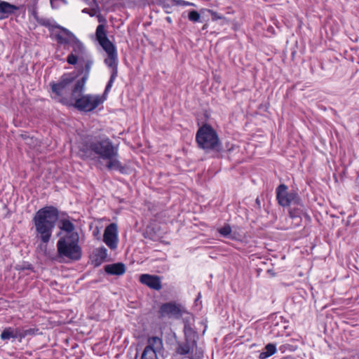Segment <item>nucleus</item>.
<instances>
[{
	"mask_svg": "<svg viewBox=\"0 0 359 359\" xmlns=\"http://www.w3.org/2000/svg\"><path fill=\"white\" fill-rule=\"evenodd\" d=\"M91 151L98 155L97 165L100 170L106 169L109 172L118 171L121 174H127L126 166L118 158V148L114 146L108 137L91 142Z\"/></svg>",
	"mask_w": 359,
	"mask_h": 359,
	"instance_id": "f257e3e1",
	"label": "nucleus"
},
{
	"mask_svg": "<svg viewBox=\"0 0 359 359\" xmlns=\"http://www.w3.org/2000/svg\"><path fill=\"white\" fill-rule=\"evenodd\" d=\"M58 219V210L53 206H47L39 210L33 217L36 237L42 242L38 248L43 252H46V243H48L55 229Z\"/></svg>",
	"mask_w": 359,
	"mask_h": 359,
	"instance_id": "f03ea898",
	"label": "nucleus"
},
{
	"mask_svg": "<svg viewBox=\"0 0 359 359\" xmlns=\"http://www.w3.org/2000/svg\"><path fill=\"white\" fill-rule=\"evenodd\" d=\"M96 16L99 25L97 27L94 41L107 53V57L104 61L118 62V53L116 46L109 40L107 36V21L101 14L100 7L96 0H91V17Z\"/></svg>",
	"mask_w": 359,
	"mask_h": 359,
	"instance_id": "7ed1b4c3",
	"label": "nucleus"
},
{
	"mask_svg": "<svg viewBox=\"0 0 359 359\" xmlns=\"http://www.w3.org/2000/svg\"><path fill=\"white\" fill-rule=\"evenodd\" d=\"M196 142L205 154L219 153L223 150L222 143L217 131L208 123H203L196 134Z\"/></svg>",
	"mask_w": 359,
	"mask_h": 359,
	"instance_id": "20e7f679",
	"label": "nucleus"
},
{
	"mask_svg": "<svg viewBox=\"0 0 359 359\" xmlns=\"http://www.w3.org/2000/svg\"><path fill=\"white\" fill-rule=\"evenodd\" d=\"M78 233L62 236L57 243L58 256L71 260H79L81 257V249L78 245Z\"/></svg>",
	"mask_w": 359,
	"mask_h": 359,
	"instance_id": "39448f33",
	"label": "nucleus"
},
{
	"mask_svg": "<svg viewBox=\"0 0 359 359\" xmlns=\"http://www.w3.org/2000/svg\"><path fill=\"white\" fill-rule=\"evenodd\" d=\"M104 62L110 69L111 76L103 94L102 95H91V113L100 105H102L107 100L108 93L110 91L115 79L118 76V62L104 61Z\"/></svg>",
	"mask_w": 359,
	"mask_h": 359,
	"instance_id": "423d86ee",
	"label": "nucleus"
},
{
	"mask_svg": "<svg viewBox=\"0 0 359 359\" xmlns=\"http://www.w3.org/2000/svg\"><path fill=\"white\" fill-rule=\"evenodd\" d=\"M184 313H187V311L184 306L175 301H170L160 305L158 318L179 320Z\"/></svg>",
	"mask_w": 359,
	"mask_h": 359,
	"instance_id": "0eeeda50",
	"label": "nucleus"
},
{
	"mask_svg": "<svg viewBox=\"0 0 359 359\" xmlns=\"http://www.w3.org/2000/svg\"><path fill=\"white\" fill-rule=\"evenodd\" d=\"M276 200L279 205L289 207L292 204H300L301 197L295 190L288 191L285 184H280L276 189Z\"/></svg>",
	"mask_w": 359,
	"mask_h": 359,
	"instance_id": "6e6552de",
	"label": "nucleus"
},
{
	"mask_svg": "<svg viewBox=\"0 0 359 359\" xmlns=\"http://www.w3.org/2000/svg\"><path fill=\"white\" fill-rule=\"evenodd\" d=\"M86 80L87 76L85 75L76 81L72 90V96L76 100L75 107L76 108L88 111H90V109L88 108L90 104V95L79 97L83 93Z\"/></svg>",
	"mask_w": 359,
	"mask_h": 359,
	"instance_id": "1a4fd4ad",
	"label": "nucleus"
},
{
	"mask_svg": "<svg viewBox=\"0 0 359 359\" xmlns=\"http://www.w3.org/2000/svg\"><path fill=\"white\" fill-rule=\"evenodd\" d=\"M103 241L111 250L117 248L118 226L116 223H111L106 227L103 235Z\"/></svg>",
	"mask_w": 359,
	"mask_h": 359,
	"instance_id": "9d476101",
	"label": "nucleus"
},
{
	"mask_svg": "<svg viewBox=\"0 0 359 359\" xmlns=\"http://www.w3.org/2000/svg\"><path fill=\"white\" fill-rule=\"evenodd\" d=\"M75 76L71 74H64L60 81L57 83H53L52 85V90L57 95H65L72 90L73 88H70V86L74 81Z\"/></svg>",
	"mask_w": 359,
	"mask_h": 359,
	"instance_id": "9b49d317",
	"label": "nucleus"
},
{
	"mask_svg": "<svg viewBox=\"0 0 359 359\" xmlns=\"http://www.w3.org/2000/svg\"><path fill=\"white\" fill-rule=\"evenodd\" d=\"M111 261L112 258L108 254V250L104 246L102 245L93 250L91 256V264L94 267H98L103 263Z\"/></svg>",
	"mask_w": 359,
	"mask_h": 359,
	"instance_id": "f8f14e48",
	"label": "nucleus"
},
{
	"mask_svg": "<svg viewBox=\"0 0 359 359\" xmlns=\"http://www.w3.org/2000/svg\"><path fill=\"white\" fill-rule=\"evenodd\" d=\"M69 47L72 48L71 53L67 58V62L69 65L76 64L79 58L82 56L85 52V48L83 43L76 37Z\"/></svg>",
	"mask_w": 359,
	"mask_h": 359,
	"instance_id": "ddd939ff",
	"label": "nucleus"
},
{
	"mask_svg": "<svg viewBox=\"0 0 359 359\" xmlns=\"http://www.w3.org/2000/svg\"><path fill=\"white\" fill-rule=\"evenodd\" d=\"M140 281L155 290H160L162 287L161 278L158 276L142 274L140 277Z\"/></svg>",
	"mask_w": 359,
	"mask_h": 359,
	"instance_id": "4468645a",
	"label": "nucleus"
},
{
	"mask_svg": "<svg viewBox=\"0 0 359 359\" xmlns=\"http://www.w3.org/2000/svg\"><path fill=\"white\" fill-rule=\"evenodd\" d=\"M55 27V28L62 30L64 33V35L61 34H57L55 35V39L57 42L69 47L72 41L76 39V36L72 32L59 25H56Z\"/></svg>",
	"mask_w": 359,
	"mask_h": 359,
	"instance_id": "2eb2a0df",
	"label": "nucleus"
},
{
	"mask_svg": "<svg viewBox=\"0 0 359 359\" xmlns=\"http://www.w3.org/2000/svg\"><path fill=\"white\" fill-rule=\"evenodd\" d=\"M297 205V208H290L289 210V215L290 217L294 221H296L297 224H299L302 222V216L304 215L305 217L310 219V217L307 215L305 211V207L301 199L300 204H294Z\"/></svg>",
	"mask_w": 359,
	"mask_h": 359,
	"instance_id": "dca6fc26",
	"label": "nucleus"
},
{
	"mask_svg": "<svg viewBox=\"0 0 359 359\" xmlns=\"http://www.w3.org/2000/svg\"><path fill=\"white\" fill-rule=\"evenodd\" d=\"M104 270L107 275L120 276L126 273V268L123 263L116 262L105 265Z\"/></svg>",
	"mask_w": 359,
	"mask_h": 359,
	"instance_id": "f3484780",
	"label": "nucleus"
},
{
	"mask_svg": "<svg viewBox=\"0 0 359 359\" xmlns=\"http://www.w3.org/2000/svg\"><path fill=\"white\" fill-rule=\"evenodd\" d=\"M19 10V7L7 1L0 0V20H4Z\"/></svg>",
	"mask_w": 359,
	"mask_h": 359,
	"instance_id": "a211bd4d",
	"label": "nucleus"
},
{
	"mask_svg": "<svg viewBox=\"0 0 359 359\" xmlns=\"http://www.w3.org/2000/svg\"><path fill=\"white\" fill-rule=\"evenodd\" d=\"M196 344L194 339H185L184 342H177L176 352L180 355H187L189 353L191 348Z\"/></svg>",
	"mask_w": 359,
	"mask_h": 359,
	"instance_id": "6ab92c4d",
	"label": "nucleus"
},
{
	"mask_svg": "<svg viewBox=\"0 0 359 359\" xmlns=\"http://www.w3.org/2000/svg\"><path fill=\"white\" fill-rule=\"evenodd\" d=\"M60 223L61 230L66 232L65 236H71L72 233H78L74 231V225L69 219H62Z\"/></svg>",
	"mask_w": 359,
	"mask_h": 359,
	"instance_id": "aec40b11",
	"label": "nucleus"
},
{
	"mask_svg": "<svg viewBox=\"0 0 359 359\" xmlns=\"http://www.w3.org/2000/svg\"><path fill=\"white\" fill-rule=\"evenodd\" d=\"M140 359H158L155 348L151 346H145Z\"/></svg>",
	"mask_w": 359,
	"mask_h": 359,
	"instance_id": "412c9836",
	"label": "nucleus"
},
{
	"mask_svg": "<svg viewBox=\"0 0 359 359\" xmlns=\"http://www.w3.org/2000/svg\"><path fill=\"white\" fill-rule=\"evenodd\" d=\"M163 346V341L158 337H151L148 339V344L146 346H151L156 351Z\"/></svg>",
	"mask_w": 359,
	"mask_h": 359,
	"instance_id": "4be33fe9",
	"label": "nucleus"
},
{
	"mask_svg": "<svg viewBox=\"0 0 359 359\" xmlns=\"http://www.w3.org/2000/svg\"><path fill=\"white\" fill-rule=\"evenodd\" d=\"M207 11L211 15L212 20L213 21L220 20H221L220 24L222 25L228 23L227 19L224 15H220V14L217 13V12H215L212 10H210V9H208Z\"/></svg>",
	"mask_w": 359,
	"mask_h": 359,
	"instance_id": "5701e85b",
	"label": "nucleus"
},
{
	"mask_svg": "<svg viewBox=\"0 0 359 359\" xmlns=\"http://www.w3.org/2000/svg\"><path fill=\"white\" fill-rule=\"evenodd\" d=\"M16 333H14L12 328H6L1 334V339L3 340H8L11 338H17Z\"/></svg>",
	"mask_w": 359,
	"mask_h": 359,
	"instance_id": "b1692460",
	"label": "nucleus"
},
{
	"mask_svg": "<svg viewBox=\"0 0 359 359\" xmlns=\"http://www.w3.org/2000/svg\"><path fill=\"white\" fill-rule=\"evenodd\" d=\"M218 232L225 238H231V227L229 224H226L224 226L219 229Z\"/></svg>",
	"mask_w": 359,
	"mask_h": 359,
	"instance_id": "393cba45",
	"label": "nucleus"
},
{
	"mask_svg": "<svg viewBox=\"0 0 359 359\" xmlns=\"http://www.w3.org/2000/svg\"><path fill=\"white\" fill-rule=\"evenodd\" d=\"M79 155L83 159L88 160L90 158V149L88 146L81 147L79 151Z\"/></svg>",
	"mask_w": 359,
	"mask_h": 359,
	"instance_id": "a878e982",
	"label": "nucleus"
},
{
	"mask_svg": "<svg viewBox=\"0 0 359 359\" xmlns=\"http://www.w3.org/2000/svg\"><path fill=\"white\" fill-rule=\"evenodd\" d=\"M188 19L193 22H197L200 21L201 15L195 10H191L188 13Z\"/></svg>",
	"mask_w": 359,
	"mask_h": 359,
	"instance_id": "bb28decb",
	"label": "nucleus"
},
{
	"mask_svg": "<svg viewBox=\"0 0 359 359\" xmlns=\"http://www.w3.org/2000/svg\"><path fill=\"white\" fill-rule=\"evenodd\" d=\"M50 6L53 9H57L63 5L67 4V0H50Z\"/></svg>",
	"mask_w": 359,
	"mask_h": 359,
	"instance_id": "cd10ccee",
	"label": "nucleus"
},
{
	"mask_svg": "<svg viewBox=\"0 0 359 359\" xmlns=\"http://www.w3.org/2000/svg\"><path fill=\"white\" fill-rule=\"evenodd\" d=\"M184 332L185 339H191V336L194 334V332L191 328V325L187 323H184Z\"/></svg>",
	"mask_w": 359,
	"mask_h": 359,
	"instance_id": "c85d7f7f",
	"label": "nucleus"
},
{
	"mask_svg": "<svg viewBox=\"0 0 359 359\" xmlns=\"http://www.w3.org/2000/svg\"><path fill=\"white\" fill-rule=\"evenodd\" d=\"M173 4L177 6H196L195 4L185 0H170Z\"/></svg>",
	"mask_w": 359,
	"mask_h": 359,
	"instance_id": "c756f323",
	"label": "nucleus"
},
{
	"mask_svg": "<svg viewBox=\"0 0 359 359\" xmlns=\"http://www.w3.org/2000/svg\"><path fill=\"white\" fill-rule=\"evenodd\" d=\"M265 350L266 351V353L269 355H272L273 354H274L276 351V345L275 344H268L266 346H265Z\"/></svg>",
	"mask_w": 359,
	"mask_h": 359,
	"instance_id": "7c9ffc66",
	"label": "nucleus"
},
{
	"mask_svg": "<svg viewBox=\"0 0 359 359\" xmlns=\"http://www.w3.org/2000/svg\"><path fill=\"white\" fill-rule=\"evenodd\" d=\"M41 25L45 26V27H55V25H57L56 23L55 24H51L50 20H47V19H39L37 20Z\"/></svg>",
	"mask_w": 359,
	"mask_h": 359,
	"instance_id": "2f4dec72",
	"label": "nucleus"
},
{
	"mask_svg": "<svg viewBox=\"0 0 359 359\" xmlns=\"http://www.w3.org/2000/svg\"><path fill=\"white\" fill-rule=\"evenodd\" d=\"M203 358V351L200 349H196L194 357L189 358V359H202Z\"/></svg>",
	"mask_w": 359,
	"mask_h": 359,
	"instance_id": "473e14b6",
	"label": "nucleus"
},
{
	"mask_svg": "<svg viewBox=\"0 0 359 359\" xmlns=\"http://www.w3.org/2000/svg\"><path fill=\"white\" fill-rule=\"evenodd\" d=\"M93 234L97 240H100V230L98 226L95 227Z\"/></svg>",
	"mask_w": 359,
	"mask_h": 359,
	"instance_id": "72a5a7b5",
	"label": "nucleus"
},
{
	"mask_svg": "<svg viewBox=\"0 0 359 359\" xmlns=\"http://www.w3.org/2000/svg\"><path fill=\"white\" fill-rule=\"evenodd\" d=\"M21 137L22 140H24L25 142L27 140H32V137H30L27 133L22 134Z\"/></svg>",
	"mask_w": 359,
	"mask_h": 359,
	"instance_id": "f704fd0d",
	"label": "nucleus"
},
{
	"mask_svg": "<svg viewBox=\"0 0 359 359\" xmlns=\"http://www.w3.org/2000/svg\"><path fill=\"white\" fill-rule=\"evenodd\" d=\"M255 207L258 209V210H261V201H260V199L259 197H257L255 200Z\"/></svg>",
	"mask_w": 359,
	"mask_h": 359,
	"instance_id": "c9c22d12",
	"label": "nucleus"
},
{
	"mask_svg": "<svg viewBox=\"0 0 359 359\" xmlns=\"http://www.w3.org/2000/svg\"><path fill=\"white\" fill-rule=\"evenodd\" d=\"M270 355L266 353V351H264V352H262L260 353L259 355V358L260 359H265L268 357H269Z\"/></svg>",
	"mask_w": 359,
	"mask_h": 359,
	"instance_id": "e433bc0d",
	"label": "nucleus"
},
{
	"mask_svg": "<svg viewBox=\"0 0 359 359\" xmlns=\"http://www.w3.org/2000/svg\"><path fill=\"white\" fill-rule=\"evenodd\" d=\"M35 141H36V140H34V139L32 138V140H27V141H26V143H27V144H30V145H31V144H34Z\"/></svg>",
	"mask_w": 359,
	"mask_h": 359,
	"instance_id": "4c0bfd02",
	"label": "nucleus"
},
{
	"mask_svg": "<svg viewBox=\"0 0 359 359\" xmlns=\"http://www.w3.org/2000/svg\"><path fill=\"white\" fill-rule=\"evenodd\" d=\"M32 15H34V17L35 18L36 20H39L38 17H37V12L36 10H34L33 12H32Z\"/></svg>",
	"mask_w": 359,
	"mask_h": 359,
	"instance_id": "58836bf2",
	"label": "nucleus"
},
{
	"mask_svg": "<svg viewBox=\"0 0 359 359\" xmlns=\"http://www.w3.org/2000/svg\"><path fill=\"white\" fill-rule=\"evenodd\" d=\"M165 20H166L168 23H170V24H171V23H172V19H171V18H170V17H169V16H168V17H166V18H165Z\"/></svg>",
	"mask_w": 359,
	"mask_h": 359,
	"instance_id": "ea45409f",
	"label": "nucleus"
},
{
	"mask_svg": "<svg viewBox=\"0 0 359 359\" xmlns=\"http://www.w3.org/2000/svg\"><path fill=\"white\" fill-rule=\"evenodd\" d=\"M83 13H88L90 14V9L89 8H84L83 11H82Z\"/></svg>",
	"mask_w": 359,
	"mask_h": 359,
	"instance_id": "a19ab883",
	"label": "nucleus"
},
{
	"mask_svg": "<svg viewBox=\"0 0 359 359\" xmlns=\"http://www.w3.org/2000/svg\"><path fill=\"white\" fill-rule=\"evenodd\" d=\"M208 28V24H205L203 27H202V30H205L206 29Z\"/></svg>",
	"mask_w": 359,
	"mask_h": 359,
	"instance_id": "79ce46f5",
	"label": "nucleus"
},
{
	"mask_svg": "<svg viewBox=\"0 0 359 359\" xmlns=\"http://www.w3.org/2000/svg\"><path fill=\"white\" fill-rule=\"evenodd\" d=\"M30 332H31V330H26V331H25V334H24L23 337H25V335H27V334H29Z\"/></svg>",
	"mask_w": 359,
	"mask_h": 359,
	"instance_id": "37998d69",
	"label": "nucleus"
},
{
	"mask_svg": "<svg viewBox=\"0 0 359 359\" xmlns=\"http://www.w3.org/2000/svg\"><path fill=\"white\" fill-rule=\"evenodd\" d=\"M267 272H268V273H271L273 276H275V273H273V272H272V271H271V269H269V270L267 271Z\"/></svg>",
	"mask_w": 359,
	"mask_h": 359,
	"instance_id": "c03bdc74",
	"label": "nucleus"
},
{
	"mask_svg": "<svg viewBox=\"0 0 359 359\" xmlns=\"http://www.w3.org/2000/svg\"><path fill=\"white\" fill-rule=\"evenodd\" d=\"M88 67H89V63H88V62L86 64V69H88Z\"/></svg>",
	"mask_w": 359,
	"mask_h": 359,
	"instance_id": "a18cd8bd",
	"label": "nucleus"
},
{
	"mask_svg": "<svg viewBox=\"0 0 359 359\" xmlns=\"http://www.w3.org/2000/svg\"><path fill=\"white\" fill-rule=\"evenodd\" d=\"M103 109V106H102L100 108H99V110Z\"/></svg>",
	"mask_w": 359,
	"mask_h": 359,
	"instance_id": "49530a36",
	"label": "nucleus"
},
{
	"mask_svg": "<svg viewBox=\"0 0 359 359\" xmlns=\"http://www.w3.org/2000/svg\"><path fill=\"white\" fill-rule=\"evenodd\" d=\"M137 356H138V353L136 354L135 359L137 358Z\"/></svg>",
	"mask_w": 359,
	"mask_h": 359,
	"instance_id": "de8ad7c7",
	"label": "nucleus"
},
{
	"mask_svg": "<svg viewBox=\"0 0 359 359\" xmlns=\"http://www.w3.org/2000/svg\"><path fill=\"white\" fill-rule=\"evenodd\" d=\"M35 1H37L38 0H34Z\"/></svg>",
	"mask_w": 359,
	"mask_h": 359,
	"instance_id": "09e8293b",
	"label": "nucleus"
}]
</instances>
